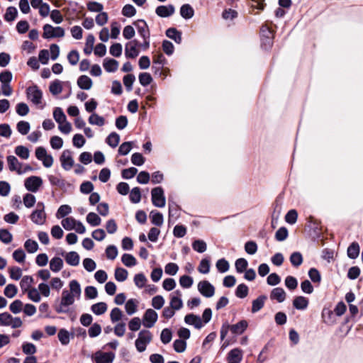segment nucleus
Here are the masks:
<instances>
[{
	"label": "nucleus",
	"instance_id": "e2e57ef3",
	"mask_svg": "<svg viewBox=\"0 0 363 363\" xmlns=\"http://www.w3.org/2000/svg\"><path fill=\"white\" fill-rule=\"evenodd\" d=\"M13 240L12 234L6 229L0 230V240L5 243L9 244Z\"/></svg>",
	"mask_w": 363,
	"mask_h": 363
},
{
	"label": "nucleus",
	"instance_id": "f3484780",
	"mask_svg": "<svg viewBox=\"0 0 363 363\" xmlns=\"http://www.w3.org/2000/svg\"><path fill=\"white\" fill-rule=\"evenodd\" d=\"M184 322L189 325H194L196 329H201L203 326L201 318L193 313L187 314L184 317Z\"/></svg>",
	"mask_w": 363,
	"mask_h": 363
},
{
	"label": "nucleus",
	"instance_id": "4d7b16f0",
	"mask_svg": "<svg viewBox=\"0 0 363 363\" xmlns=\"http://www.w3.org/2000/svg\"><path fill=\"white\" fill-rule=\"evenodd\" d=\"M120 141V136L116 133H111L106 138V143L112 147H116Z\"/></svg>",
	"mask_w": 363,
	"mask_h": 363
},
{
	"label": "nucleus",
	"instance_id": "39448f33",
	"mask_svg": "<svg viewBox=\"0 0 363 363\" xmlns=\"http://www.w3.org/2000/svg\"><path fill=\"white\" fill-rule=\"evenodd\" d=\"M23 321L19 317H13L7 312L0 313V326L11 327L13 329L21 328Z\"/></svg>",
	"mask_w": 363,
	"mask_h": 363
},
{
	"label": "nucleus",
	"instance_id": "cd10ccee",
	"mask_svg": "<svg viewBox=\"0 0 363 363\" xmlns=\"http://www.w3.org/2000/svg\"><path fill=\"white\" fill-rule=\"evenodd\" d=\"M15 154L22 160H28L30 157V150L23 145H18L14 150Z\"/></svg>",
	"mask_w": 363,
	"mask_h": 363
},
{
	"label": "nucleus",
	"instance_id": "338daca9",
	"mask_svg": "<svg viewBox=\"0 0 363 363\" xmlns=\"http://www.w3.org/2000/svg\"><path fill=\"white\" fill-rule=\"evenodd\" d=\"M139 82L143 86L149 85L152 82V77L147 72H143L139 74Z\"/></svg>",
	"mask_w": 363,
	"mask_h": 363
},
{
	"label": "nucleus",
	"instance_id": "c9c22d12",
	"mask_svg": "<svg viewBox=\"0 0 363 363\" xmlns=\"http://www.w3.org/2000/svg\"><path fill=\"white\" fill-rule=\"evenodd\" d=\"M359 254V245L357 242H352L347 248V255L351 259H355Z\"/></svg>",
	"mask_w": 363,
	"mask_h": 363
},
{
	"label": "nucleus",
	"instance_id": "69168bd1",
	"mask_svg": "<svg viewBox=\"0 0 363 363\" xmlns=\"http://www.w3.org/2000/svg\"><path fill=\"white\" fill-rule=\"evenodd\" d=\"M210 261L208 259H203L199 263L198 271L201 274H208L210 272Z\"/></svg>",
	"mask_w": 363,
	"mask_h": 363
},
{
	"label": "nucleus",
	"instance_id": "aec40b11",
	"mask_svg": "<svg viewBox=\"0 0 363 363\" xmlns=\"http://www.w3.org/2000/svg\"><path fill=\"white\" fill-rule=\"evenodd\" d=\"M242 359V352L238 348L230 351L228 355V363H240Z\"/></svg>",
	"mask_w": 363,
	"mask_h": 363
},
{
	"label": "nucleus",
	"instance_id": "ea45409f",
	"mask_svg": "<svg viewBox=\"0 0 363 363\" xmlns=\"http://www.w3.org/2000/svg\"><path fill=\"white\" fill-rule=\"evenodd\" d=\"M89 123L91 125L103 126L105 124V119L102 116L94 113L89 116Z\"/></svg>",
	"mask_w": 363,
	"mask_h": 363
},
{
	"label": "nucleus",
	"instance_id": "c85d7f7f",
	"mask_svg": "<svg viewBox=\"0 0 363 363\" xmlns=\"http://www.w3.org/2000/svg\"><path fill=\"white\" fill-rule=\"evenodd\" d=\"M266 298L265 296H260L255 299L252 303V312L257 313L260 311L264 305Z\"/></svg>",
	"mask_w": 363,
	"mask_h": 363
},
{
	"label": "nucleus",
	"instance_id": "72a5a7b5",
	"mask_svg": "<svg viewBox=\"0 0 363 363\" xmlns=\"http://www.w3.org/2000/svg\"><path fill=\"white\" fill-rule=\"evenodd\" d=\"M166 35L168 38L174 40L177 43L182 42V35L176 28H170L167 30Z\"/></svg>",
	"mask_w": 363,
	"mask_h": 363
},
{
	"label": "nucleus",
	"instance_id": "423d86ee",
	"mask_svg": "<svg viewBox=\"0 0 363 363\" xmlns=\"http://www.w3.org/2000/svg\"><path fill=\"white\" fill-rule=\"evenodd\" d=\"M64 35L65 30L62 27H53L50 24H45L43 26V37L45 39L62 38Z\"/></svg>",
	"mask_w": 363,
	"mask_h": 363
},
{
	"label": "nucleus",
	"instance_id": "79ce46f5",
	"mask_svg": "<svg viewBox=\"0 0 363 363\" xmlns=\"http://www.w3.org/2000/svg\"><path fill=\"white\" fill-rule=\"evenodd\" d=\"M58 339L62 345H67L70 340L69 333L65 329H60L58 333Z\"/></svg>",
	"mask_w": 363,
	"mask_h": 363
},
{
	"label": "nucleus",
	"instance_id": "bf43d9fd",
	"mask_svg": "<svg viewBox=\"0 0 363 363\" xmlns=\"http://www.w3.org/2000/svg\"><path fill=\"white\" fill-rule=\"evenodd\" d=\"M17 130L21 134V135H26L28 133L30 126L28 122L21 121H19L16 125Z\"/></svg>",
	"mask_w": 363,
	"mask_h": 363
},
{
	"label": "nucleus",
	"instance_id": "58836bf2",
	"mask_svg": "<svg viewBox=\"0 0 363 363\" xmlns=\"http://www.w3.org/2000/svg\"><path fill=\"white\" fill-rule=\"evenodd\" d=\"M128 272L126 269L118 267L115 269L114 277L115 279L120 282L124 281L127 279Z\"/></svg>",
	"mask_w": 363,
	"mask_h": 363
},
{
	"label": "nucleus",
	"instance_id": "13d9d810",
	"mask_svg": "<svg viewBox=\"0 0 363 363\" xmlns=\"http://www.w3.org/2000/svg\"><path fill=\"white\" fill-rule=\"evenodd\" d=\"M147 281V278L142 273L137 274L134 277V283L140 289L145 287Z\"/></svg>",
	"mask_w": 363,
	"mask_h": 363
},
{
	"label": "nucleus",
	"instance_id": "4468645a",
	"mask_svg": "<svg viewBox=\"0 0 363 363\" xmlns=\"http://www.w3.org/2000/svg\"><path fill=\"white\" fill-rule=\"evenodd\" d=\"M139 43L136 40H131L126 43L125 54L127 57L135 58L139 55Z\"/></svg>",
	"mask_w": 363,
	"mask_h": 363
},
{
	"label": "nucleus",
	"instance_id": "7ed1b4c3",
	"mask_svg": "<svg viewBox=\"0 0 363 363\" xmlns=\"http://www.w3.org/2000/svg\"><path fill=\"white\" fill-rule=\"evenodd\" d=\"M6 162L9 171L15 172L19 175L33 170V168L29 164H23L13 155L7 156Z\"/></svg>",
	"mask_w": 363,
	"mask_h": 363
},
{
	"label": "nucleus",
	"instance_id": "393cba45",
	"mask_svg": "<svg viewBox=\"0 0 363 363\" xmlns=\"http://www.w3.org/2000/svg\"><path fill=\"white\" fill-rule=\"evenodd\" d=\"M34 279L31 276H24L20 281V286L22 292L25 294L26 291L31 289L33 287L32 285Z\"/></svg>",
	"mask_w": 363,
	"mask_h": 363
},
{
	"label": "nucleus",
	"instance_id": "f704fd0d",
	"mask_svg": "<svg viewBox=\"0 0 363 363\" xmlns=\"http://www.w3.org/2000/svg\"><path fill=\"white\" fill-rule=\"evenodd\" d=\"M95 38L92 34H89L86 38L84 52L86 55H90L93 50Z\"/></svg>",
	"mask_w": 363,
	"mask_h": 363
},
{
	"label": "nucleus",
	"instance_id": "5701e85b",
	"mask_svg": "<svg viewBox=\"0 0 363 363\" xmlns=\"http://www.w3.org/2000/svg\"><path fill=\"white\" fill-rule=\"evenodd\" d=\"M271 299L277 300L278 302L281 303L286 298V292L282 288H274L270 294Z\"/></svg>",
	"mask_w": 363,
	"mask_h": 363
},
{
	"label": "nucleus",
	"instance_id": "2f4dec72",
	"mask_svg": "<svg viewBox=\"0 0 363 363\" xmlns=\"http://www.w3.org/2000/svg\"><path fill=\"white\" fill-rule=\"evenodd\" d=\"M125 312L128 315L134 314L138 309V301L135 299H129L125 305Z\"/></svg>",
	"mask_w": 363,
	"mask_h": 363
},
{
	"label": "nucleus",
	"instance_id": "412c9836",
	"mask_svg": "<svg viewBox=\"0 0 363 363\" xmlns=\"http://www.w3.org/2000/svg\"><path fill=\"white\" fill-rule=\"evenodd\" d=\"M77 85L84 90H89L93 85V82L90 77L86 75H82L77 79Z\"/></svg>",
	"mask_w": 363,
	"mask_h": 363
},
{
	"label": "nucleus",
	"instance_id": "09e8293b",
	"mask_svg": "<svg viewBox=\"0 0 363 363\" xmlns=\"http://www.w3.org/2000/svg\"><path fill=\"white\" fill-rule=\"evenodd\" d=\"M194 13V9L189 4H184L180 9L181 16L184 18H191Z\"/></svg>",
	"mask_w": 363,
	"mask_h": 363
},
{
	"label": "nucleus",
	"instance_id": "bb28decb",
	"mask_svg": "<svg viewBox=\"0 0 363 363\" xmlns=\"http://www.w3.org/2000/svg\"><path fill=\"white\" fill-rule=\"evenodd\" d=\"M66 262L71 266H77L79 263V256L76 252H69L65 256Z\"/></svg>",
	"mask_w": 363,
	"mask_h": 363
},
{
	"label": "nucleus",
	"instance_id": "9b49d317",
	"mask_svg": "<svg viewBox=\"0 0 363 363\" xmlns=\"http://www.w3.org/2000/svg\"><path fill=\"white\" fill-rule=\"evenodd\" d=\"M26 95L28 99L34 104L38 105L41 104L43 93L40 89L36 86H31L27 88Z\"/></svg>",
	"mask_w": 363,
	"mask_h": 363
},
{
	"label": "nucleus",
	"instance_id": "6e6d98bb",
	"mask_svg": "<svg viewBox=\"0 0 363 363\" xmlns=\"http://www.w3.org/2000/svg\"><path fill=\"white\" fill-rule=\"evenodd\" d=\"M17 14V9L13 6H9L6 9V13L4 15V19L8 22L13 21L16 18Z\"/></svg>",
	"mask_w": 363,
	"mask_h": 363
},
{
	"label": "nucleus",
	"instance_id": "052dcab7",
	"mask_svg": "<svg viewBox=\"0 0 363 363\" xmlns=\"http://www.w3.org/2000/svg\"><path fill=\"white\" fill-rule=\"evenodd\" d=\"M22 350L23 352L26 354H28L29 356H33L36 351V347L30 342H24L22 345Z\"/></svg>",
	"mask_w": 363,
	"mask_h": 363
},
{
	"label": "nucleus",
	"instance_id": "4be33fe9",
	"mask_svg": "<svg viewBox=\"0 0 363 363\" xmlns=\"http://www.w3.org/2000/svg\"><path fill=\"white\" fill-rule=\"evenodd\" d=\"M103 66L108 72H114L118 69V62L114 59L106 58L104 60Z\"/></svg>",
	"mask_w": 363,
	"mask_h": 363
},
{
	"label": "nucleus",
	"instance_id": "0e129e2a",
	"mask_svg": "<svg viewBox=\"0 0 363 363\" xmlns=\"http://www.w3.org/2000/svg\"><path fill=\"white\" fill-rule=\"evenodd\" d=\"M248 263L247 261L244 258H239L235 261V266L236 271L238 273H242L247 269Z\"/></svg>",
	"mask_w": 363,
	"mask_h": 363
},
{
	"label": "nucleus",
	"instance_id": "dca6fc26",
	"mask_svg": "<svg viewBox=\"0 0 363 363\" xmlns=\"http://www.w3.org/2000/svg\"><path fill=\"white\" fill-rule=\"evenodd\" d=\"M115 358L113 352H96L94 354V359L96 363H112Z\"/></svg>",
	"mask_w": 363,
	"mask_h": 363
},
{
	"label": "nucleus",
	"instance_id": "a18cd8bd",
	"mask_svg": "<svg viewBox=\"0 0 363 363\" xmlns=\"http://www.w3.org/2000/svg\"><path fill=\"white\" fill-rule=\"evenodd\" d=\"M24 247L28 253H35L38 250V244L36 241L28 239L25 242Z\"/></svg>",
	"mask_w": 363,
	"mask_h": 363
},
{
	"label": "nucleus",
	"instance_id": "49530a36",
	"mask_svg": "<svg viewBox=\"0 0 363 363\" xmlns=\"http://www.w3.org/2000/svg\"><path fill=\"white\" fill-rule=\"evenodd\" d=\"M121 261L128 267L135 266L137 264L136 259L130 254H124L121 257Z\"/></svg>",
	"mask_w": 363,
	"mask_h": 363
},
{
	"label": "nucleus",
	"instance_id": "a878e982",
	"mask_svg": "<svg viewBox=\"0 0 363 363\" xmlns=\"http://www.w3.org/2000/svg\"><path fill=\"white\" fill-rule=\"evenodd\" d=\"M63 260L59 257H54L50 262V269L53 272H60L63 267Z\"/></svg>",
	"mask_w": 363,
	"mask_h": 363
},
{
	"label": "nucleus",
	"instance_id": "5fc2aeb1",
	"mask_svg": "<svg viewBox=\"0 0 363 363\" xmlns=\"http://www.w3.org/2000/svg\"><path fill=\"white\" fill-rule=\"evenodd\" d=\"M143 323L142 320L139 317H134L128 323V328L131 331H138L141 327Z\"/></svg>",
	"mask_w": 363,
	"mask_h": 363
},
{
	"label": "nucleus",
	"instance_id": "8fccbe9b",
	"mask_svg": "<svg viewBox=\"0 0 363 363\" xmlns=\"http://www.w3.org/2000/svg\"><path fill=\"white\" fill-rule=\"evenodd\" d=\"M216 267L219 272L225 273L229 270L230 264L225 259L222 258L217 261Z\"/></svg>",
	"mask_w": 363,
	"mask_h": 363
},
{
	"label": "nucleus",
	"instance_id": "6ab92c4d",
	"mask_svg": "<svg viewBox=\"0 0 363 363\" xmlns=\"http://www.w3.org/2000/svg\"><path fill=\"white\" fill-rule=\"evenodd\" d=\"M247 326L248 323L247 320H242L236 324L230 325V330L233 334L241 335L245 331Z\"/></svg>",
	"mask_w": 363,
	"mask_h": 363
},
{
	"label": "nucleus",
	"instance_id": "6e6552de",
	"mask_svg": "<svg viewBox=\"0 0 363 363\" xmlns=\"http://www.w3.org/2000/svg\"><path fill=\"white\" fill-rule=\"evenodd\" d=\"M157 318L158 314L157 312L152 308H148L143 314L142 319L143 325L146 328H151L157 321Z\"/></svg>",
	"mask_w": 363,
	"mask_h": 363
},
{
	"label": "nucleus",
	"instance_id": "864d4df0",
	"mask_svg": "<svg viewBox=\"0 0 363 363\" xmlns=\"http://www.w3.org/2000/svg\"><path fill=\"white\" fill-rule=\"evenodd\" d=\"M72 208L69 205H62L58 208L56 213L57 218H62L71 213Z\"/></svg>",
	"mask_w": 363,
	"mask_h": 363
},
{
	"label": "nucleus",
	"instance_id": "3c124183",
	"mask_svg": "<svg viewBox=\"0 0 363 363\" xmlns=\"http://www.w3.org/2000/svg\"><path fill=\"white\" fill-rule=\"evenodd\" d=\"M164 303L165 301L163 296L157 295L152 298L151 305L155 309L160 310L164 306Z\"/></svg>",
	"mask_w": 363,
	"mask_h": 363
},
{
	"label": "nucleus",
	"instance_id": "4c0bfd02",
	"mask_svg": "<svg viewBox=\"0 0 363 363\" xmlns=\"http://www.w3.org/2000/svg\"><path fill=\"white\" fill-rule=\"evenodd\" d=\"M77 220L72 217H67L61 221L62 227L67 230H72L76 227Z\"/></svg>",
	"mask_w": 363,
	"mask_h": 363
},
{
	"label": "nucleus",
	"instance_id": "680f3d73",
	"mask_svg": "<svg viewBox=\"0 0 363 363\" xmlns=\"http://www.w3.org/2000/svg\"><path fill=\"white\" fill-rule=\"evenodd\" d=\"M50 143L52 149L60 150L63 146V140L57 135L51 137Z\"/></svg>",
	"mask_w": 363,
	"mask_h": 363
},
{
	"label": "nucleus",
	"instance_id": "473e14b6",
	"mask_svg": "<svg viewBox=\"0 0 363 363\" xmlns=\"http://www.w3.org/2000/svg\"><path fill=\"white\" fill-rule=\"evenodd\" d=\"M86 222L91 226H98L101 223V218L95 213H89L86 218Z\"/></svg>",
	"mask_w": 363,
	"mask_h": 363
},
{
	"label": "nucleus",
	"instance_id": "9d476101",
	"mask_svg": "<svg viewBox=\"0 0 363 363\" xmlns=\"http://www.w3.org/2000/svg\"><path fill=\"white\" fill-rule=\"evenodd\" d=\"M152 202L153 205L158 208H162L165 206V197L164 191L161 187H155L152 189Z\"/></svg>",
	"mask_w": 363,
	"mask_h": 363
},
{
	"label": "nucleus",
	"instance_id": "0eeeda50",
	"mask_svg": "<svg viewBox=\"0 0 363 363\" xmlns=\"http://www.w3.org/2000/svg\"><path fill=\"white\" fill-rule=\"evenodd\" d=\"M43 203L39 202L37 205V209L33 211L30 215L31 220L37 225H43L46 220V213L44 211Z\"/></svg>",
	"mask_w": 363,
	"mask_h": 363
},
{
	"label": "nucleus",
	"instance_id": "774afa93",
	"mask_svg": "<svg viewBox=\"0 0 363 363\" xmlns=\"http://www.w3.org/2000/svg\"><path fill=\"white\" fill-rule=\"evenodd\" d=\"M23 201L26 208H31L35 203L36 199L34 195L28 193L24 195Z\"/></svg>",
	"mask_w": 363,
	"mask_h": 363
},
{
	"label": "nucleus",
	"instance_id": "ddd939ff",
	"mask_svg": "<svg viewBox=\"0 0 363 363\" xmlns=\"http://www.w3.org/2000/svg\"><path fill=\"white\" fill-rule=\"evenodd\" d=\"M60 161L62 168L67 171L70 170L74 164V160L72 155V152L68 150L62 152L60 157Z\"/></svg>",
	"mask_w": 363,
	"mask_h": 363
},
{
	"label": "nucleus",
	"instance_id": "37998d69",
	"mask_svg": "<svg viewBox=\"0 0 363 363\" xmlns=\"http://www.w3.org/2000/svg\"><path fill=\"white\" fill-rule=\"evenodd\" d=\"M130 200L133 203H138L141 200V192L139 187H134L130 192Z\"/></svg>",
	"mask_w": 363,
	"mask_h": 363
},
{
	"label": "nucleus",
	"instance_id": "a211bd4d",
	"mask_svg": "<svg viewBox=\"0 0 363 363\" xmlns=\"http://www.w3.org/2000/svg\"><path fill=\"white\" fill-rule=\"evenodd\" d=\"M155 12L157 16L162 18H166L172 16L174 13V7L172 5L159 6Z\"/></svg>",
	"mask_w": 363,
	"mask_h": 363
},
{
	"label": "nucleus",
	"instance_id": "2eb2a0df",
	"mask_svg": "<svg viewBox=\"0 0 363 363\" xmlns=\"http://www.w3.org/2000/svg\"><path fill=\"white\" fill-rule=\"evenodd\" d=\"M181 297L182 292L179 290L175 291L170 295L169 306L176 311L183 307V301Z\"/></svg>",
	"mask_w": 363,
	"mask_h": 363
},
{
	"label": "nucleus",
	"instance_id": "603ef678",
	"mask_svg": "<svg viewBox=\"0 0 363 363\" xmlns=\"http://www.w3.org/2000/svg\"><path fill=\"white\" fill-rule=\"evenodd\" d=\"M290 262L294 267H299L303 262L302 255L298 252H293L290 256Z\"/></svg>",
	"mask_w": 363,
	"mask_h": 363
},
{
	"label": "nucleus",
	"instance_id": "f8f14e48",
	"mask_svg": "<svg viewBox=\"0 0 363 363\" xmlns=\"http://www.w3.org/2000/svg\"><path fill=\"white\" fill-rule=\"evenodd\" d=\"M198 291L206 298H211L215 294V287L206 280H203L198 284Z\"/></svg>",
	"mask_w": 363,
	"mask_h": 363
},
{
	"label": "nucleus",
	"instance_id": "7c9ffc66",
	"mask_svg": "<svg viewBox=\"0 0 363 363\" xmlns=\"http://www.w3.org/2000/svg\"><path fill=\"white\" fill-rule=\"evenodd\" d=\"M25 294H26L28 298L33 302L38 303L41 301V296L38 288L32 287L28 291H26Z\"/></svg>",
	"mask_w": 363,
	"mask_h": 363
},
{
	"label": "nucleus",
	"instance_id": "c03bdc74",
	"mask_svg": "<svg viewBox=\"0 0 363 363\" xmlns=\"http://www.w3.org/2000/svg\"><path fill=\"white\" fill-rule=\"evenodd\" d=\"M50 91L53 95H57L60 94L62 91V82L60 80H55L53 81L49 87Z\"/></svg>",
	"mask_w": 363,
	"mask_h": 363
},
{
	"label": "nucleus",
	"instance_id": "a19ab883",
	"mask_svg": "<svg viewBox=\"0 0 363 363\" xmlns=\"http://www.w3.org/2000/svg\"><path fill=\"white\" fill-rule=\"evenodd\" d=\"M138 33L143 38L148 39L150 34L147 29V26L144 21H139L137 24Z\"/></svg>",
	"mask_w": 363,
	"mask_h": 363
},
{
	"label": "nucleus",
	"instance_id": "de8ad7c7",
	"mask_svg": "<svg viewBox=\"0 0 363 363\" xmlns=\"http://www.w3.org/2000/svg\"><path fill=\"white\" fill-rule=\"evenodd\" d=\"M18 293V289L16 285L13 284H8L4 291V295L9 298H13Z\"/></svg>",
	"mask_w": 363,
	"mask_h": 363
},
{
	"label": "nucleus",
	"instance_id": "f257e3e1",
	"mask_svg": "<svg viewBox=\"0 0 363 363\" xmlns=\"http://www.w3.org/2000/svg\"><path fill=\"white\" fill-rule=\"evenodd\" d=\"M82 289L77 280H72L69 283V289H64L62 292L59 305L56 307L57 313H66L69 307L74 304L76 299H79Z\"/></svg>",
	"mask_w": 363,
	"mask_h": 363
},
{
	"label": "nucleus",
	"instance_id": "c756f323",
	"mask_svg": "<svg viewBox=\"0 0 363 363\" xmlns=\"http://www.w3.org/2000/svg\"><path fill=\"white\" fill-rule=\"evenodd\" d=\"M150 217L151 223L157 226H161L163 224L164 218L161 213L152 211L150 212Z\"/></svg>",
	"mask_w": 363,
	"mask_h": 363
},
{
	"label": "nucleus",
	"instance_id": "1a4fd4ad",
	"mask_svg": "<svg viewBox=\"0 0 363 363\" xmlns=\"http://www.w3.org/2000/svg\"><path fill=\"white\" fill-rule=\"evenodd\" d=\"M43 179L38 176H30L25 179V188L31 192H37L43 185Z\"/></svg>",
	"mask_w": 363,
	"mask_h": 363
},
{
	"label": "nucleus",
	"instance_id": "20e7f679",
	"mask_svg": "<svg viewBox=\"0 0 363 363\" xmlns=\"http://www.w3.org/2000/svg\"><path fill=\"white\" fill-rule=\"evenodd\" d=\"M152 340V334L148 330H142L139 332L137 339L135 342L136 350L139 352L145 351L147 346Z\"/></svg>",
	"mask_w": 363,
	"mask_h": 363
},
{
	"label": "nucleus",
	"instance_id": "e433bc0d",
	"mask_svg": "<svg viewBox=\"0 0 363 363\" xmlns=\"http://www.w3.org/2000/svg\"><path fill=\"white\" fill-rule=\"evenodd\" d=\"M106 310L107 305L104 302H99L92 305L91 306V311L97 315L104 314Z\"/></svg>",
	"mask_w": 363,
	"mask_h": 363
},
{
	"label": "nucleus",
	"instance_id": "b1692460",
	"mask_svg": "<svg viewBox=\"0 0 363 363\" xmlns=\"http://www.w3.org/2000/svg\"><path fill=\"white\" fill-rule=\"evenodd\" d=\"M293 306L298 310H304L308 306V300L302 296H297L293 301Z\"/></svg>",
	"mask_w": 363,
	"mask_h": 363
},
{
	"label": "nucleus",
	"instance_id": "f03ea898",
	"mask_svg": "<svg viewBox=\"0 0 363 363\" xmlns=\"http://www.w3.org/2000/svg\"><path fill=\"white\" fill-rule=\"evenodd\" d=\"M53 118L58 123V129L62 134L67 135L72 132V124L67 121V117L61 108L57 107L54 109Z\"/></svg>",
	"mask_w": 363,
	"mask_h": 363
}]
</instances>
